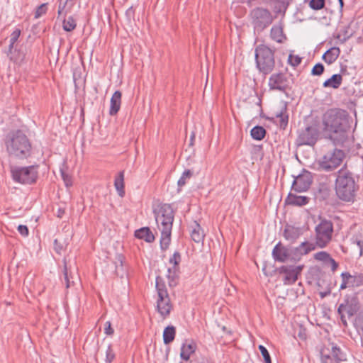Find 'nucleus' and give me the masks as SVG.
Segmentation results:
<instances>
[{
    "label": "nucleus",
    "mask_w": 363,
    "mask_h": 363,
    "mask_svg": "<svg viewBox=\"0 0 363 363\" xmlns=\"http://www.w3.org/2000/svg\"><path fill=\"white\" fill-rule=\"evenodd\" d=\"M114 186L121 197L125 195L124 190V172L121 171L118 173L114 181Z\"/></svg>",
    "instance_id": "nucleus-30"
},
{
    "label": "nucleus",
    "mask_w": 363,
    "mask_h": 363,
    "mask_svg": "<svg viewBox=\"0 0 363 363\" xmlns=\"http://www.w3.org/2000/svg\"><path fill=\"white\" fill-rule=\"evenodd\" d=\"M199 363H209V362L208 359H203V361Z\"/></svg>",
    "instance_id": "nucleus-62"
},
{
    "label": "nucleus",
    "mask_w": 363,
    "mask_h": 363,
    "mask_svg": "<svg viewBox=\"0 0 363 363\" xmlns=\"http://www.w3.org/2000/svg\"><path fill=\"white\" fill-rule=\"evenodd\" d=\"M323 131L335 145H342L349 138L352 120L347 111L330 108L323 116Z\"/></svg>",
    "instance_id": "nucleus-1"
},
{
    "label": "nucleus",
    "mask_w": 363,
    "mask_h": 363,
    "mask_svg": "<svg viewBox=\"0 0 363 363\" xmlns=\"http://www.w3.org/2000/svg\"><path fill=\"white\" fill-rule=\"evenodd\" d=\"M196 350V344L193 340H191L189 343H187V341L186 340V342H184L181 347V359L184 361H189L191 355L195 352Z\"/></svg>",
    "instance_id": "nucleus-22"
},
{
    "label": "nucleus",
    "mask_w": 363,
    "mask_h": 363,
    "mask_svg": "<svg viewBox=\"0 0 363 363\" xmlns=\"http://www.w3.org/2000/svg\"><path fill=\"white\" fill-rule=\"evenodd\" d=\"M58 18L69 13L74 4V0H58Z\"/></svg>",
    "instance_id": "nucleus-27"
},
{
    "label": "nucleus",
    "mask_w": 363,
    "mask_h": 363,
    "mask_svg": "<svg viewBox=\"0 0 363 363\" xmlns=\"http://www.w3.org/2000/svg\"><path fill=\"white\" fill-rule=\"evenodd\" d=\"M312 183L309 174H300L293 182L291 189L296 192L306 191Z\"/></svg>",
    "instance_id": "nucleus-17"
},
{
    "label": "nucleus",
    "mask_w": 363,
    "mask_h": 363,
    "mask_svg": "<svg viewBox=\"0 0 363 363\" xmlns=\"http://www.w3.org/2000/svg\"><path fill=\"white\" fill-rule=\"evenodd\" d=\"M359 186L354 174L347 168L340 169L337 172L335 191L337 197L344 201H353Z\"/></svg>",
    "instance_id": "nucleus-4"
},
{
    "label": "nucleus",
    "mask_w": 363,
    "mask_h": 363,
    "mask_svg": "<svg viewBox=\"0 0 363 363\" xmlns=\"http://www.w3.org/2000/svg\"><path fill=\"white\" fill-rule=\"evenodd\" d=\"M125 16L129 21H130L132 19H134L135 9L133 8V6H130L129 9L126 10Z\"/></svg>",
    "instance_id": "nucleus-53"
},
{
    "label": "nucleus",
    "mask_w": 363,
    "mask_h": 363,
    "mask_svg": "<svg viewBox=\"0 0 363 363\" xmlns=\"http://www.w3.org/2000/svg\"><path fill=\"white\" fill-rule=\"evenodd\" d=\"M350 287H359L363 285V274L356 273L354 275L350 274Z\"/></svg>",
    "instance_id": "nucleus-38"
},
{
    "label": "nucleus",
    "mask_w": 363,
    "mask_h": 363,
    "mask_svg": "<svg viewBox=\"0 0 363 363\" xmlns=\"http://www.w3.org/2000/svg\"><path fill=\"white\" fill-rule=\"evenodd\" d=\"M258 348L263 357L264 363H272L271 357L267 348L262 345H259Z\"/></svg>",
    "instance_id": "nucleus-43"
},
{
    "label": "nucleus",
    "mask_w": 363,
    "mask_h": 363,
    "mask_svg": "<svg viewBox=\"0 0 363 363\" xmlns=\"http://www.w3.org/2000/svg\"><path fill=\"white\" fill-rule=\"evenodd\" d=\"M64 276L67 288H69L74 284L75 281L78 279L77 276H73L71 272L70 267H68L66 260H64Z\"/></svg>",
    "instance_id": "nucleus-31"
},
{
    "label": "nucleus",
    "mask_w": 363,
    "mask_h": 363,
    "mask_svg": "<svg viewBox=\"0 0 363 363\" xmlns=\"http://www.w3.org/2000/svg\"><path fill=\"white\" fill-rule=\"evenodd\" d=\"M308 5L313 10H320L325 6V0H310Z\"/></svg>",
    "instance_id": "nucleus-41"
},
{
    "label": "nucleus",
    "mask_w": 363,
    "mask_h": 363,
    "mask_svg": "<svg viewBox=\"0 0 363 363\" xmlns=\"http://www.w3.org/2000/svg\"><path fill=\"white\" fill-rule=\"evenodd\" d=\"M191 239L197 243L203 242L205 234L203 230L201 228L199 223L197 221H194L193 225L191 226Z\"/></svg>",
    "instance_id": "nucleus-25"
},
{
    "label": "nucleus",
    "mask_w": 363,
    "mask_h": 363,
    "mask_svg": "<svg viewBox=\"0 0 363 363\" xmlns=\"http://www.w3.org/2000/svg\"><path fill=\"white\" fill-rule=\"evenodd\" d=\"M176 329L173 325L166 327L163 332V342L165 345H169L174 340Z\"/></svg>",
    "instance_id": "nucleus-32"
},
{
    "label": "nucleus",
    "mask_w": 363,
    "mask_h": 363,
    "mask_svg": "<svg viewBox=\"0 0 363 363\" xmlns=\"http://www.w3.org/2000/svg\"><path fill=\"white\" fill-rule=\"evenodd\" d=\"M340 276L342 278V282H343V283L345 282L348 286H350V274L347 272H342Z\"/></svg>",
    "instance_id": "nucleus-54"
},
{
    "label": "nucleus",
    "mask_w": 363,
    "mask_h": 363,
    "mask_svg": "<svg viewBox=\"0 0 363 363\" xmlns=\"http://www.w3.org/2000/svg\"><path fill=\"white\" fill-rule=\"evenodd\" d=\"M48 10V4H42L39 6L37 7L35 13V18H39L43 15L46 13Z\"/></svg>",
    "instance_id": "nucleus-44"
},
{
    "label": "nucleus",
    "mask_w": 363,
    "mask_h": 363,
    "mask_svg": "<svg viewBox=\"0 0 363 363\" xmlns=\"http://www.w3.org/2000/svg\"><path fill=\"white\" fill-rule=\"evenodd\" d=\"M182 260L181 254L179 252H175L173 255L169 258V263L172 264L167 270V279L169 286L171 288L176 286L179 282V264Z\"/></svg>",
    "instance_id": "nucleus-13"
},
{
    "label": "nucleus",
    "mask_w": 363,
    "mask_h": 363,
    "mask_svg": "<svg viewBox=\"0 0 363 363\" xmlns=\"http://www.w3.org/2000/svg\"><path fill=\"white\" fill-rule=\"evenodd\" d=\"M315 245L320 248L325 247L331 241L333 224L331 220L321 219L315 228Z\"/></svg>",
    "instance_id": "nucleus-9"
},
{
    "label": "nucleus",
    "mask_w": 363,
    "mask_h": 363,
    "mask_svg": "<svg viewBox=\"0 0 363 363\" xmlns=\"http://www.w3.org/2000/svg\"><path fill=\"white\" fill-rule=\"evenodd\" d=\"M114 359H115V353L112 349L111 345H109L106 351L105 361L106 363H111Z\"/></svg>",
    "instance_id": "nucleus-47"
},
{
    "label": "nucleus",
    "mask_w": 363,
    "mask_h": 363,
    "mask_svg": "<svg viewBox=\"0 0 363 363\" xmlns=\"http://www.w3.org/2000/svg\"><path fill=\"white\" fill-rule=\"evenodd\" d=\"M359 309V302L356 297L347 296L343 302L341 303L337 308V313L340 316L341 322L345 326H347V318H351L357 313Z\"/></svg>",
    "instance_id": "nucleus-10"
},
{
    "label": "nucleus",
    "mask_w": 363,
    "mask_h": 363,
    "mask_svg": "<svg viewBox=\"0 0 363 363\" xmlns=\"http://www.w3.org/2000/svg\"><path fill=\"white\" fill-rule=\"evenodd\" d=\"M195 139V134L194 133H192V134L191 135V137H190V145H193V142Z\"/></svg>",
    "instance_id": "nucleus-60"
},
{
    "label": "nucleus",
    "mask_w": 363,
    "mask_h": 363,
    "mask_svg": "<svg viewBox=\"0 0 363 363\" xmlns=\"http://www.w3.org/2000/svg\"><path fill=\"white\" fill-rule=\"evenodd\" d=\"M157 309L163 318H166L169 316L172 309V305L169 295L158 296Z\"/></svg>",
    "instance_id": "nucleus-18"
},
{
    "label": "nucleus",
    "mask_w": 363,
    "mask_h": 363,
    "mask_svg": "<svg viewBox=\"0 0 363 363\" xmlns=\"http://www.w3.org/2000/svg\"><path fill=\"white\" fill-rule=\"evenodd\" d=\"M54 249L57 253H60L61 250L63 249V245L59 242L57 239L54 240Z\"/></svg>",
    "instance_id": "nucleus-55"
},
{
    "label": "nucleus",
    "mask_w": 363,
    "mask_h": 363,
    "mask_svg": "<svg viewBox=\"0 0 363 363\" xmlns=\"http://www.w3.org/2000/svg\"><path fill=\"white\" fill-rule=\"evenodd\" d=\"M250 16L254 30L258 33H260L269 27L274 19L269 9L259 6L253 9Z\"/></svg>",
    "instance_id": "nucleus-8"
},
{
    "label": "nucleus",
    "mask_w": 363,
    "mask_h": 363,
    "mask_svg": "<svg viewBox=\"0 0 363 363\" xmlns=\"http://www.w3.org/2000/svg\"><path fill=\"white\" fill-rule=\"evenodd\" d=\"M320 363H342L347 360V354L340 345L328 342L320 351Z\"/></svg>",
    "instance_id": "nucleus-7"
},
{
    "label": "nucleus",
    "mask_w": 363,
    "mask_h": 363,
    "mask_svg": "<svg viewBox=\"0 0 363 363\" xmlns=\"http://www.w3.org/2000/svg\"><path fill=\"white\" fill-rule=\"evenodd\" d=\"M11 174L13 180L16 183L33 184L38 178V165L11 167Z\"/></svg>",
    "instance_id": "nucleus-6"
},
{
    "label": "nucleus",
    "mask_w": 363,
    "mask_h": 363,
    "mask_svg": "<svg viewBox=\"0 0 363 363\" xmlns=\"http://www.w3.org/2000/svg\"><path fill=\"white\" fill-rule=\"evenodd\" d=\"M330 255L328 252L325 251H320L315 253L313 255V258L317 261L323 262V264H325L327 261L332 262L330 259Z\"/></svg>",
    "instance_id": "nucleus-40"
},
{
    "label": "nucleus",
    "mask_w": 363,
    "mask_h": 363,
    "mask_svg": "<svg viewBox=\"0 0 363 363\" xmlns=\"http://www.w3.org/2000/svg\"><path fill=\"white\" fill-rule=\"evenodd\" d=\"M303 268V265H284L278 269L279 273L283 276L282 281L285 285H291L297 280Z\"/></svg>",
    "instance_id": "nucleus-14"
},
{
    "label": "nucleus",
    "mask_w": 363,
    "mask_h": 363,
    "mask_svg": "<svg viewBox=\"0 0 363 363\" xmlns=\"http://www.w3.org/2000/svg\"><path fill=\"white\" fill-rule=\"evenodd\" d=\"M288 62L292 66V67H297L299 65L301 62V57H300L298 55H294L292 54H290L289 55L288 58Z\"/></svg>",
    "instance_id": "nucleus-46"
},
{
    "label": "nucleus",
    "mask_w": 363,
    "mask_h": 363,
    "mask_svg": "<svg viewBox=\"0 0 363 363\" xmlns=\"http://www.w3.org/2000/svg\"><path fill=\"white\" fill-rule=\"evenodd\" d=\"M123 261H124V257H123V255H121V254L116 255V259H115V264H116V272L117 274L118 273V264H120V266L121 267H123Z\"/></svg>",
    "instance_id": "nucleus-50"
},
{
    "label": "nucleus",
    "mask_w": 363,
    "mask_h": 363,
    "mask_svg": "<svg viewBox=\"0 0 363 363\" xmlns=\"http://www.w3.org/2000/svg\"><path fill=\"white\" fill-rule=\"evenodd\" d=\"M330 259L332 261H327L325 264V266L330 267L331 271L334 273L337 271L339 264L331 257L330 256Z\"/></svg>",
    "instance_id": "nucleus-49"
},
{
    "label": "nucleus",
    "mask_w": 363,
    "mask_h": 363,
    "mask_svg": "<svg viewBox=\"0 0 363 363\" xmlns=\"http://www.w3.org/2000/svg\"><path fill=\"white\" fill-rule=\"evenodd\" d=\"M352 33H349L348 31L345 29L337 35V38L342 43H344L352 36Z\"/></svg>",
    "instance_id": "nucleus-48"
},
{
    "label": "nucleus",
    "mask_w": 363,
    "mask_h": 363,
    "mask_svg": "<svg viewBox=\"0 0 363 363\" xmlns=\"http://www.w3.org/2000/svg\"><path fill=\"white\" fill-rule=\"evenodd\" d=\"M330 294V290H328V291H324V292H320V296L323 298H325L327 296H328Z\"/></svg>",
    "instance_id": "nucleus-58"
},
{
    "label": "nucleus",
    "mask_w": 363,
    "mask_h": 363,
    "mask_svg": "<svg viewBox=\"0 0 363 363\" xmlns=\"http://www.w3.org/2000/svg\"><path fill=\"white\" fill-rule=\"evenodd\" d=\"M347 287H350V286H348L347 284H345V282H342L341 284H340V290H343Z\"/></svg>",
    "instance_id": "nucleus-59"
},
{
    "label": "nucleus",
    "mask_w": 363,
    "mask_h": 363,
    "mask_svg": "<svg viewBox=\"0 0 363 363\" xmlns=\"http://www.w3.org/2000/svg\"><path fill=\"white\" fill-rule=\"evenodd\" d=\"M257 104H258L259 106H261V100H260V99H259V101H258Z\"/></svg>",
    "instance_id": "nucleus-63"
},
{
    "label": "nucleus",
    "mask_w": 363,
    "mask_h": 363,
    "mask_svg": "<svg viewBox=\"0 0 363 363\" xmlns=\"http://www.w3.org/2000/svg\"><path fill=\"white\" fill-rule=\"evenodd\" d=\"M61 177L65 182L67 187L72 185V181L71 176L65 172L64 169H60Z\"/></svg>",
    "instance_id": "nucleus-45"
},
{
    "label": "nucleus",
    "mask_w": 363,
    "mask_h": 363,
    "mask_svg": "<svg viewBox=\"0 0 363 363\" xmlns=\"http://www.w3.org/2000/svg\"><path fill=\"white\" fill-rule=\"evenodd\" d=\"M310 199L304 196H297L289 193L285 200V203L291 206H303L309 202Z\"/></svg>",
    "instance_id": "nucleus-23"
},
{
    "label": "nucleus",
    "mask_w": 363,
    "mask_h": 363,
    "mask_svg": "<svg viewBox=\"0 0 363 363\" xmlns=\"http://www.w3.org/2000/svg\"><path fill=\"white\" fill-rule=\"evenodd\" d=\"M268 86L270 90L285 91L289 86V80L285 74L275 73L269 78Z\"/></svg>",
    "instance_id": "nucleus-16"
},
{
    "label": "nucleus",
    "mask_w": 363,
    "mask_h": 363,
    "mask_svg": "<svg viewBox=\"0 0 363 363\" xmlns=\"http://www.w3.org/2000/svg\"><path fill=\"white\" fill-rule=\"evenodd\" d=\"M340 8H342L344 6V1L343 0H338Z\"/></svg>",
    "instance_id": "nucleus-61"
},
{
    "label": "nucleus",
    "mask_w": 363,
    "mask_h": 363,
    "mask_svg": "<svg viewBox=\"0 0 363 363\" xmlns=\"http://www.w3.org/2000/svg\"><path fill=\"white\" fill-rule=\"evenodd\" d=\"M266 130L260 125H256L252 128L250 135L254 140H262L266 135Z\"/></svg>",
    "instance_id": "nucleus-34"
},
{
    "label": "nucleus",
    "mask_w": 363,
    "mask_h": 363,
    "mask_svg": "<svg viewBox=\"0 0 363 363\" xmlns=\"http://www.w3.org/2000/svg\"><path fill=\"white\" fill-rule=\"evenodd\" d=\"M276 117L279 119V127L281 129L284 130L289 121V116L286 113V106H284L279 113H276Z\"/></svg>",
    "instance_id": "nucleus-33"
},
{
    "label": "nucleus",
    "mask_w": 363,
    "mask_h": 363,
    "mask_svg": "<svg viewBox=\"0 0 363 363\" xmlns=\"http://www.w3.org/2000/svg\"><path fill=\"white\" fill-rule=\"evenodd\" d=\"M340 50L337 47H333L328 50L323 55V60L328 65L333 64L340 56Z\"/></svg>",
    "instance_id": "nucleus-28"
},
{
    "label": "nucleus",
    "mask_w": 363,
    "mask_h": 363,
    "mask_svg": "<svg viewBox=\"0 0 363 363\" xmlns=\"http://www.w3.org/2000/svg\"><path fill=\"white\" fill-rule=\"evenodd\" d=\"M342 82V77L340 74H335L327 80H325L323 86L325 88L331 87L333 89H338Z\"/></svg>",
    "instance_id": "nucleus-29"
},
{
    "label": "nucleus",
    "mask_w": 363,
    "mask_h": 363,
    "mask_svg": "<svg viewBox=\"0 0 363 363\" xmlns=\"http://www.w3.org/2000/svg\"><path fill=\"white\" fill-rule=\"evenodd\" d=\"M272 254L274 259L277 262H286L289 260L294 261L292 259L294 255L293 248L283 245L281 242L274 246Z\"/></svg>",
    "instance_id": "nucleus-15"
},
{
    "label": "nucleus",
    "mask_w": 363,
    "mask_h": 363,
    "mask_svg": "<svg viewBox=\"0 0 363 363\" xmlns=\"http://www.w3.org/2000/svg\"><path fill=\"white\" fill-rule=\"evenodd\" d=\"M344 157L345 153L342 150L334 148L323 157L320 165L322 169L326 171L332 170L341 164Z\"/></svg>",
    "instance_id": "nucleus-12"
},
{
    "label": "nucleus",
    "mask_w": 363,
    "mask_h": 363,
    "mask_svg": "<svg viewBox=\"0 0 363 363\" xmlns=\"http://www.w3.org/2000/svg\"><path fill=\"white\" fill-rule=\"evenodd\" d=\"M65 211L64 208H59L57 209V211L56 213V215L58 218H62L63 215L65 214Z\"/></svg>",
    "instance_id": "nucleus-56"
},
{
    "label": "nucleus",
    "mask_w": 363,
    "mask_h": 363,
    "mask_svg": "<svg viewBox=\"0 0 363 363\" xmlns=\"http://www.w3.org/2000/svg\"><path fill=\"white\" fill-rule=\"evenodd\" d=\"M303 231L304 230L303 228L286 225L285 226L283 235L286 240L291 242H294L301 235L303 234Z\"/></svg>",
    "instance_id": "nucleus-20"
},
{
    "label": "nucleus",
    "mask_w": 363,
    "mask_h": 363,
    "mask_svg": "<svg viewBox=\"0 0 363 363\" xmlns=\"http://www.w3.org/2000/svg\"><path fill=\"white\" fill-rule=\"evenodd\" d=\"M356 243L357 245V246L359 247L360 249V255H362V252H363V240H357L356 241Z\"/></svg>",
    "instance_id": "nucleus-57"
},
{
    "label": "nucleus",
    "mask_w": 363,
    "mask_h": 363,
    "mask_svg": "<svg viewBox=\"0 0 363 363\" xmlns=\"http://www.w3.org/2000/svg\"><path fill=\"white\" fill-rule=\"evenodd\" d=\"M325 71L324 65L322 63L315 64L311 69V74L313 76H320Z\"/></svg>",
    "instance_id": "nucleus-42"
},
{
    "label": "nucleus",
    "mask_w": 363,
    "mask_h": 363,
    "mask_svg": "<svg viewBox=\"0 0 363 363\" xmlns=\"http://www.w3.org/2000/svg\"><path fill=\"white\" fill-rule=\"evenodd\" d=\"M319 137V130L315 124L307 125L298 133L296 143L298 146H313Z\"/></svg>",
    "instance_id": "nucleus-11"
},
{
    "label": "nucleus",
    "mask_w": 363,
    "mask_h": 363,
    "mask_svg": "<svg viewBox=\"0 0 363 363\" xmlns=\"http://www.w3.org/2000/svg\"><path fill=\"white\" fill-rule=\"evenodd\" d=\"M135 236L147 242H152L155 240V236L148 227H143L135 231Z\"/></svg>",
    "instance_id": "nucleus-26"
},
{
    "label": "nucleus",
    "mask_w": 363,
    "mask_h": 363,
    "mask_svg": "<svg viewBox=\"0 0 363 363\" xmlns=\"http://www.w3.org/2000/svg\"><path fill=\"white\" fill-rule=\"evenodd\" d=\"M193 175V172L190 169L185 170L182 174L181 177L177 182L179 189L184 186L186 181L189 179Z\"/></svg>",
    "instance_id": "nucleus-39"
},
{
    "label": "nucleus",
    "mask_w": 363,
    "mask_h": 363,
    "mask_svg": "<svg viewBox=\"0 0 363 363\" xmlns=\"http://www.w3.org/2000/svg\"><path fill=\"white\" fill-rule=\"evenodd\" d=\"M18 233L23 235V236H28V233H29V230H28V228L26 225H19L18 226Z\"/></svg>",
    "instance_id": "nucleus-51"
},
{
    "label": "nucleus",
    "mask_w": 363,
    "mask_h": 363,
    "mask_svg": "<svg viewBox=\"0 0 363 363\" xmlns=\"http://www.w3.org/2000/svg\"><path fill=\"white\" fill-rule=\"evenodd\" d=\"M77 27L76 20L72 16H69L67 18H64L62 21V28L67 32L74 30Z\"/></svg>",
    "instance_id": "nucleus-37"
},
{
    "label": "nucleus",
    "mask_w": 363,
    "mask_h": 363,
    "mask_svg": "<svg viewBox=\"0 0 363 363\" xmlns=\"http://www.w3.org/2000/svg\"><path fill=\"white\" fill-rule=\"evenodd\" d=\"M270 36L272 40L279 43H284L286 39V37L284 33V23L281 21L272 27Z\"/></svg>",
    "instance_id": "nucleus-21"
},
{
    "label": "nucleus",
    "mask_w": 363,
    "mask_h": 363,
    "mask_svg": "<svg viewBox=\"0 0 363 363\" xmlns=\"http://www.w3.org/2000/svg\"><path fill=\"white\" fill-rule=\"evenodd\" d=\"M155 220L159 230L161 232L160 247L166 250L171 242V234L174 218V211L169 204L161 205L157 210H155Z\"/></svg>",
    "instance_id": "nucleus-2"
},
{
    "label": "nucleus",
    "mask_w": 363,
    "mask_h": 363,
    "mask_svg": "<svg viewBox=\"0 0 363 363\" xmlns=\"http://www.w3.org/2000/svg\"><path fill=\"white\" fill-rule=\"evenodd\" d=\"M156 289L157 291L158 296H163L169 295V294L167 292V287H166V284H165L163 279L160 276H157L156 277Z\"/></svg>",
    "instance_id": "nucleus-35"
},
{
    "label": "nucleus",
    "mask_w": 363,
    "mask_h": 363,
    "mask_svg": "<svg viewBox=\"0 0 363 363\" xmlns=\"http://www.w3.org/2000/svg\"><path fill=\"white\" fill-rule=\"evenodd\" d=\"M316 245L308 241L301 242L298 247L293 248L294 255L292 259L294 261H298L303 255H308L311 251L315 250Z\"/></svg>",
    "instance_id": "nucleus-19"
},
{
    "label": "nucleus",
    "mask_w": 363,
    "mask_h": 363,
    "mask_svg": "<svg viewBox=\"0 0 363 363\" xmlns=\"http://www.w3.org/2000/svg\"><path fill=\"white\" fill-rule=\"evenodd\" d=\"M255 62L258 70L266 75L271 73L275 67L274 50L265 45L255 48Z\"/></svg>",
    "instance_id": "nucleus-5"
},
{
    "label": "nucleus",
    "mask_w": 363,
    "mask_h": 363,
    "mask_svg": "<svg viewBox=\"0 0 363 363\" xmlns=\"http://www.w3.org/2000/svg\"><path fill=\"white\" fill-rule=\"evenodd\" d=\"M4 143L6 151L11 157L25 159L30 155L31 144L21 130L9 133L5 137Z\"/></svg>",
    "instance_id": "nucleus-3"
},
{
    "label": "nucleus",
    "mask_w": 363,
    "mask_h": 363,
    "mask_svg": "<svg viewBox=\"0 0 363 363\" xmlns=\"http://www.w3.org/2000/svg\"><path fill=\"white\" fill-rule=\"evenodd\" d=\"M122 94L120 91H116L111 99L109 114L115 116L120 110L121 104Z\"/></svg>",
    "instance_id": "nucleus-24"
},
{
    "label": "nucleus",
    "mask_w": 363,
    "mask_h": 363,
    "mask_svg": "<svg viewBox=\"0 0 363 363\" xmlns=\"http://www.w3.org/2000/svg\"><path fill=\"white\" fill-rule=\"evenodd\" d=\"M104 333L107 335H112L114 333V330L111 327V323L110 321L106 322L104 327Z\"/></svg>",
    "instance_id": "nucleus-52"
},
{
    "label": "nucleus",
    "mask_w": 363,
    "mask_h": 363,
    "mask_svg": "<svg viewBox=\"0 0 363 363\" xmlns=\"http://www.w3.org/2000/svg\"><path fill=\"white\" fill-rule=\"evenodd\" d=\"M21 30L20 28H15V30L11 33L10 35L9 45L8 49L9 53H12L15 43L18 41L21 35Z\"/></svg>",
    "instance_id": "nucleus-36"
}]
</instances>
